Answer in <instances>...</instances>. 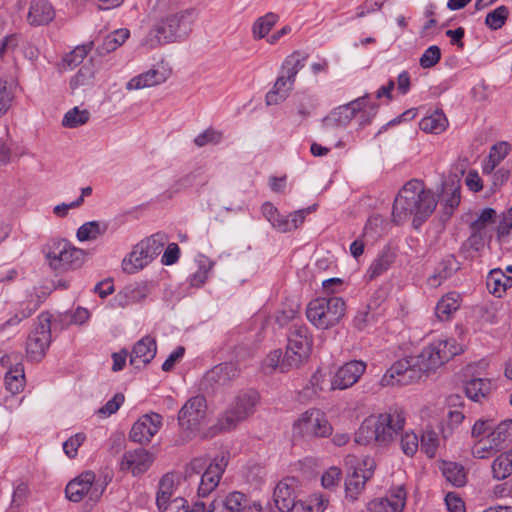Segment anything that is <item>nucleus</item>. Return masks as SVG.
Listing matches in <instances>:
<instances>
[{
	"label": "nucleus",
	"instance_id": "f257e3e1",
	"mask_svg": "<svg viewBox=\"0 0 512 512\" xmlns=\"http://www.w3.org/2000/svg\"><path fill=\"white\" fill-rule=\"evenodd\" d=\"M437 198L435 194L424 188L421 181H408L396 196L392 216L396 223H402L414 216L413 225L418 227L435 210Z\"/></svg>",
	"mask_w": 512,
	"mask_h": 512
},
{
	"label": "nucleus",
	"instance_id": "f03ea898",
	"mask_svg": "<svg viewBox=\"0 0 512 512\" xmlns=\"http://www.w3.org/2000/svg\"><path fill=\"white\" fill-rule=\"evenodd\" d=\"M405 413L400 408H390L387 412L371 415L361 423L355 433V442L360 445L376 444L387 446L404 430Z\"/></svg>",
	"mask_w": 512,
	"mask_h": 512
},
{
	"label": "nucleus",
	"instance_id": "7ed1b4c3",
	"mask_svg": "<svg viewBox=\"0 0 512 512\" xmlns=\"http://www.w3.org/2000/svg\"><path fill=\"white\" fill-rule=\"evenodd\" d=\"M259 403L260 395L257 391L253 389L240 391L218 419L219 430L228 431L236 428L256 412Z\"/></svg>",
	"mask_w": 512,
	"mask_h": 512
},
{
	"label": "nucleus",
	"instance_id": "20e7f679",
	"mask_svg": "<svg viewBox=\"0 0 512 512\" xmlns=\"http://www.w3.org/2000/svg\"><path fill=\"white\" fill-rule=\"evenodd\" d=\"M312 337L305 325L293 324L289 329L286 352L281 363V372L299 368L311 353Z\"/></svg>",
	"mask_w": 512,
	"mask_h": 512
},
{
	"label": "nucleus",
	"instance_id": "39448f33",
	"mask_svg": "<svg viewBox=\"0 0 512 512\" xmlns=\"http://www.w3.org/2000/svg\"><path fill=\"white\" fill-rule=\"evenodd\" d=\"M345 314V302L340 297L317 298L306 308L307 319L318 329H329L340 322Z\"/></svg>",
	"mask_w": 512,
	"mask_h": 512
},
{
	"label": "nucleus",
	"instance_id": "423d86ee",
	"mask_svg": "<svg viewBox=\"0 0 512 512\" xmlns=\"http://www.w3.org/2000/svg\"><path fill=\"white\" fill-rule=\"evenodd\" d=\"M49 265L55 270L74 269L82 265L85 253L64 239H52L43 249Z\"/></svg>",
	"mask_w": 512,
	"mask_h": 512
},
{
	"label": "nucleus",
	"instance_id": "0eeeda50",
	"mask_svg": "<svg viewBox=\"0 0 512 512\" xmlns=\"http://www.w3.org/2000/svg\"><path fill=\"white\" fill-rule=\"evenodd\" d=\"M207 402L204 396L189 398L178 413V424L187 439L199 432L207 421Z\"/></svg>",
	"mask_w": 512,
	"mask_h": 512
},
{
	"label": "nucleus",
	"instance_id": "6e6552de",
	"mask_svg": "<svg viewBox=\"0 0 512 512\" xmlns=\"http://www.w3.org/2000/svg\"><path fill=\"white\" fill-rule=\"evenodd\" d=\"M461 351L462 347L455 339H440L424 348L417 357L422 369L425 372H430L448 362Z\"/></svg>",
	"mask_w": 512,
	"mask_h": 512
},
{
	"label": "nucleus",
	"instance_id": "1a4fd4ad",
	"mask_svg": "<svg viewBox=\"0 0 512 512\" xmlns=\"http://www.w3.org/2000/svg\"><path fill=\"white\" fill-rule=\"evenodd\" d=\"M424 369L420 366L418 357H410L396 361L382 376L381 385L405 386L421 378Z\"/></svg>",
	"mask_w": 512,
	"mask_h": 512
},
{
	"label": "nucleus",
	"instance_id": "9d476101",
	"mask_svg": "<svg viewBox=\"0 0 512 512\" xmlns=\"http://www.w3.org/2000/svg\"><path fill=\"white\" fill-rule=\"evenodd\" d=\"M104 490L105 486L95 481L94 472L86 471L67 484L65 493L73 502H80L87 497L92 506L100 500Z\"/></svg>",
	"mask_w": 512,
	"mask_h": 512
},
{
	"label": "nucleus",
	"instance_id": "9b49d317",
	"mask_svg": "<svg viewBox=\"0 0 512 512\" xmlns=\"http://www.w3.org/2000/svg\"><path fill=\"white\" fill-rule=\"evenodd\" d=\"M331 433L332 426L319 409L305 411L293 424L294 437H326Z\"/></svg>",
	"mask_w": 512,
	"mask_h": 512
},
{
	"label": "nucleus",
	"instance_id": "f8f14e48",
	"mask_svg": "<svg viewBox=\"0 0 512 512\" xmlns=\"http://www.w3.org/2000/svg\"><path fill=\"white\" fill-rule=\"evenodd\" d=\"M51 343V319L48 313H42L28 336L26 352L33 361H40Z\"/></svg>",
	"mask_w": 512,
	"mask_h": 512
},
{
	"label": "nucleus",
	"instance_id": "ddd939ff",
	"mask_svg": "<svg viewBox=\"0 0 512 512\" xmlns=\"http://www.w3.org/2000/svg\"><path fill=\"white\" fill-rule=\"evenodd\" d=\"M169 10L168 0H157L154 7L156 21L148 33L141 40L140 45L148 49L157 48L163 44L174 42L167 33L168 24L165 14Z\"/></svg>",
	"mask_w": 512,
	"mask_h": 512
},
{
	"label": "nucleus",
	"instance_id": "4468645a",
	"mask_svg": "<svg viewBox=\"0 0 512 512\" xmlns=\"http://www.w3.org/2000/svg\"><path fill=\"white\" fill-rule=\"evenodd\" d=\"M376 462L372 457L365 456L349 474L345 481L346 496L355 501L365 488L366 482L373 476Z\"/></svg>",
	"mask_w": 512,
	"mask_h": 512
},
{
	"label": "nucleus",
	"instance_id": "2eb2a0df",
	"mask_svg": "<svg viewBox=\"0 0 512 512\" xmlns=\"http://www.w3.org/2000/svg\"><path fill=\"white\" fill-rule=\"evenodd\" d=\"M196 16V10L193 8L175 11L172 3L169 1V10L165 14L167 19L169 38H173L174 42L187 36L190 31L191 24Z\"/></svg>",
	"mask_w": 512,
	"mask_h": 512
},
{
	"label": "nucleus",
	"instance_id": "dca6fc26",
	"mask_svg": "<svg viewBox=\"0 0 512 512\" xmlns=\"http://www.w3.org/2000/svg\"><path fill=\"white\" fill-rule=\"evenodd\" d=\"M367 365L361 360L346 362L335 372L330 382V390H344L356 384L366 371Z\"/></svg>",
	"mask_w": 512,
	"mask_h": 512
},
{
	"label": "nucleus",
	"instance_id": "f3484780",
	"mask_svg": "<svg viewBox=\"0 0 512 512\" xmlns=\"http://www.w3.org/2000/svg\"><path fill=\"white\" fill-rule=\"evenodd\" d=\"M366 98L367 95H364L332 110L330 114L322 120L323 127L329 130L348 125L350 121L356 117L357 112L361 110Z\"/></svg>",
	"mask_w": 512,
	"mask_h": 512
},
{
	"label": "nucleus",
	"instance_id": "a211bd4d",
	"mask_svg": "<svg viewBox=\"0 0 512 512\" xmlns=\"http://www.w3.org/2000/svg\"><path fill=\"white\" fill-rule=\"evenodd\" d=\"M162 426V416L157 413H150L141 416L130 430V439L139 444H146L151 441Z\"/></svg>",
	"mask_w": 512,
	"mask_h": 512
},
{
	"label": "nucleus",
	"instance_id": "6ab92c4d",
	"mask_svg": "<svg viewBox=\"0 0 512 512\" xmlns=\"http://www.w3.org/2000/svg\"><path fill=\"white\" fill-rule=\"evenodd\" d=\"M240 374V369L235 363L226 362L214 366L204 377V385L212 390L226 386L235 380Z\"/></svg>",
	"mask_w": 512,
	"mask_h": 512
},
{
	"label": "nucleus",
	"instance_id": "aec40b11",
	"mask_svg": "<svg viewBox=\"0 0 512 512\" xmlns=\"http://www.w3.org/2000/svg\"><path fill=\"white\" fill-rule=\"evenodd\" d=\"M226 466L227 461L224 456L216 457L210 463L201 476L197 490L198 497H207L216 489Z\"/></svg>",
	"mask_w": 512,
	"mask_h": 512
},
{
	"label": "nucleus",
	"instance_id": "412c9836",
	"mask_svg": "<svg viewBox=\"0 0 512 512\" xmlns=\"http://www.w3.org/2000/svg\"><path fill=\"white\" fill-rule=\"evenodd\" d=\"M153 461V454L143 448H138L125 452L120 468L123 471H130L133 476H138L146 472Z\"/></svg>",
	"mask_w": 512,
	"mask_h": 512
},
{
	"label": "nucleus",
	"instance_id": "4be33fe9",
	"mask_svg": "<svg viewBox=\"0 0 512 512\" xmlns=\"http://www.w3.org/2000/svg\"><path fill=\"white\" fill-rule=\"evenodd\" d=\"M406 505V491L403 486L392 489L388 496L372 500L369 512H402Z\"/></svg>",
	"mask_w": 512,
	"mask_h": 512
},
{
	"label": "nucleus",
	"instance_id": "5701e85b",
	"mask_svg": "<svg viewBox=\"0 0 512 512\" xmlns=\"http://www.w3.org/2000/svg\"><path fill=\"white\" fill-rule=\"evenodd\" d=\"M297 486L298 481L294 477H286L276 485L273 499L280 512H290L294 508Z\"/></svg>",
	"mask_w": 512,
	"mask_h": 512
},
{
	"label": "nucleus",
	"instance_id": "b1692460",
	"mask_svg": "<svg viewBox=\"0 0 512 512\" xmlns=\"http://www.w3.org/2000/svg\"><path fill=\"white\" fill-rule=\"evenodd\" d=\"M156 351L155 339L145 336L134 345L130 355V364L136 368L145 366L155 357Z\"/></svg>",
	"mask_w": 512,
	"mask_h": 512
},
{
	"label": "nucleus",
	"instance_id": "393cba45",
	"mask_svg": "<svg viewBox=\"0 0 512 512\" xmlns=\"http://www.w3.org/2000/svg\"><path fill=\"white\" fill-rule=\"evenodd\" d=\"M55 17V11L47 0H33L31 2L27 21L32 26L46 25Z\"/></svg>",
	"mask_w": 512,
	"mask_h": 512
},
{
	"label": "nucleus",
	"instance_id": "a878e982",
	"mask_svg": "<svg viewBox=\"0 0 512 512\" xmlns=\"http://www.w3.org/2000/svg\"><path fill=\"white\" fill-rule=\"evenodd\" d=\"M314 209L315 206H311L306 209L295 211L288 216L281 215L278 212L275 220H272L270 223L279 232H290L297 229L304 222L306 215L311 213Z\"/></svg>",
	"mask_w": 512,
	"mask_h": 512
},
{
	"label": "nucleus",
	"instance_id": "bb28decb",
	"mask_svg": "<svg viewBox=\"0 0 512 512\" xmlns=\"http://www.w3.org/2000/svg\"><path fill=\"white\" fill-rule=\"evenodd\" d=\"M168 74L158 69H150L138 76L133 77L126 84L127 90H139L159 85L166 81Z\"/></svg>",
	"mask_w": 512,
	"mask_h": 512
},
{
	"label": "nucleus",
	"instance_id": "cd10ccee",
	"mask_svg": "<svg viewBox=\"0 0 512 512\" xmlns=\"http://www.w3.org/2000/svg\"><path fill=\"white\" fill-rule=\"evenodd\" d=\"M152 260L140 243H137L127 257L122 261V269L128 274H134L143 269Z\"/></svg>",
	"mask_w": 512,
	"mask_h": 512
},
{
	"label": "nucleus",
	"instance_id": "c85d7f7f",
	"mask_svg": "<svg viewBox=\"0 0 512 512\" xmlns=\"http://www.w3.org/2000/svg\"><path fill=\"white\" fill-rule=\"evenodd\" d=\"M460 269V263L453 255L444 257L435 269V273L429 277V284L432 286H439L442 281L451 277L456 271Z\"/></svg>",
	"mask_w": 512,
	"mask_h": 512
},
{
	"label": "nucleus",
	"instance_id": "c756f323",
	"mask_svg": "<svg viewBox=\"0 0 512 512\" xmlns=\"http://www.w3.org/2000/svg\"><path fill=\"white\" fill-rule=\"evenodd\" d=\"M486 286L491 294L501 297L508 288L512 287V277L501 269H493L487 275Z\"/></svg>",
	"mask_w": 512,
	"mask_h": 512
},
{
	"label": "nucleus",
	"instance_id": "7c9ffc66",
	"mask_svg": "<svg viewBox=\"0 0 512 512\" xmlns=\"http://www.w3.org/2000/svg\"><path fill=\"white\" fill-rule=\"evenodd\" d=\"M491 475L494 480H505L512 475V448L501 452L491 463Z\"/></svg>",
	"mask_w": 512,
	"mask_h": 512
},
{
	"label": "nucleus",
	"instance_id": "2f4dec72",
	"mask_svg": "<svg viewBox=\"0 0 512 512\" xmlns=\"http://www.w3.org/2000/svg\"><path fill=\"white\" fill-rule=\"evenodd\" d=\"M488 442L493 443L494 448L501 451L506 444L512 441V419H507L497 425H493L487 436Z\"/></svg>",
	"mask_w": 512,
	"mask_h": 512
},
{
	"label": "nucleus",
	"instance_id": "473e14b6",
	"mask_svg": "<svg viewBox=\"0 0 512 512\" xmlns=\"http://www.w3.org/2000/svg\"><path fill=\"white\" fill-rule=\"evenodd\" d=\"M174 480L169 474L164 475L160 482L156 496V504L161 512H167L171 510L172 501H170L173 495Z\"/></svg>",
	"mask_w": 512,
	"mask_h": 512
},
{
	"label": "nucleus",
	"instance_id": "72a5a7b5",
	"mask_svg": "<svg viewBox=\"0 0 512 512\" xmlns=\"http://www.w3.org/2000/svg\"><path fill=\"white\" fill-rule=\"evenodd\" d=\"M460 307V295L456 292H451L443 296L437 303L435 308V315L441 321H446L450 318L452 313L456 312Z\"/></svg>",
	"mask_w": 512,
	"mask_h": 512
},
{
	"label": "nucleus",
	"instance_id": "f704fd0d",
	"mask_svg": "<svg viewBox=\"0 0 512 512\" xmlns=\"http://www.w3.org/2000/svg\"><path fill=\"white\" fill-rule=\"evenodd\" d=\"M306 59L307 55L300 52L292 53L285 59L280 75L294 83L296 75L305 66Z\"/></svg>",
	"mask_w": 512,
	"mask_h": 512
},
{
	"label": "nucleus",
	"instance_id": "c9c22d12",
	"mask_svg": "<svg viewBox=\"0 0 512 512\" xmlns=\"http://www.w3.org/2000/svg\"><path fill=\"white\" fill-rule=\"evenodd\" d=\"M293 86L294 83L279 75L273 89L266 95L267 105H277L284 101L293 89Z\"/></svg>",
	"mask_w": 512,
	"mask_h": 512
},
{
	"label": "nucleus",
	"instance_id": "e433bc0d",
	"mask_svg": "<svg viewBox=\"0 0 512 512\" xmlns=\"http://www.w3.org/2000/svg\"><path fill=\"white\" fill-rule=\"evenodd\" d=\"M25 382L24 368L21 362H17L5 374V386L12 394L22 391Z\"/></svg>",
	"mask_w": 512,
	"mask_h": 512
},
{
	"label": "nucleus",
	"instance_id": "4c0bfd02",
	"mask_svg": "<svg viewBox=\"0 0 512 512\" xmlns=\"http://www.w3.org/2000/svg\"><path fill=\"white\" fill-rule=\"evenodd\" d=\"M442 473L446 480L456 487L466 484L467 476L464 467L456 462H443Z\"/></svg>",
	"mask_w": 512,
	"mask_h": 512
},
{
	"label": "nucleus",
	"instance_id": "58836bf2",
	"mask_svg": "<svg viewBox=\"0 0 512 512\" xmlns=\"http://www.w3.org/2000/svg\"><path fill=\"white\" fill-rule=\"evenodd\" d=\"M447 124V118L441 111H435L431 115L424 117L419 123L421 130L433 134L443 132Z\"/></svg>",
	"mask_w": 512,
	"mask_h": 512
},
{
	"label": "nucleus",
	"instance_id": "ea45409f",
	"mask_svg": "<svg viewBox=\"0 0 512 512\" xmlns=\"http://www.w3.org/2000/svg\"><path fill=\"white\" fill-rule=\"evenodd\" d=\"M461 196H460V185L459 181L451 180L450 182H445L443 186V202L445 205V209L448 214H451L453 210L460 204Z\"/></svg>",
	"mask_w": 512,
	"mask_h": 512
},
{
	"label": "nucleus",
	"instance_id": "a19ab883",
	"mask_svg": "<svg viewBox=\"0 0 512 512\" xmlns=\"http://www.w3.org/2000/svg\"><path fill=\"white\" fill-rule=\"evenodd\" d=\"M279 20V16L273 12H269L259 17L252 26V35L254 39H262L266 37L274 25Z\"/></svg>",
	"mask_w": 512,
	"mask_h": 512
},
{
	"label": "nucleus",
	"instance_id": "79ce46f5",
	"mask_svg": "<svg viewBox=\"0 0 512 512\" xmlns=\"http://www.w3.org/2000/svg\"><path fill=\"white\" fill-rule=\"evenodd\" d=\"M168 238L164 233H156L141 240L139 243L151 260L157 257L163 250Z\"/></svg>",
	"mask_w": 512,
	"mask_h": 512
},
{
	"label": "nucleus",
	"instance_id": "37998d69",
	"mask_svg": "<svg viewBox=\"0 0 512 512\" xmlns=\"http://www.w3.org/2000/svg\"><path fill=\"white\" fill-rule=\"evenodd\" d=\"M490 390V382L487 379L474 378L465 385V393L473 401H479Z\"/></svg>",
	"mask_w": 512,
	"mask_h": 512
},
{
	"label": "nucleus",
	"instance_id": "c03bdc74",
	"mask_svg": "<svg viewBox=\"0 0 512 512\" xmlns=\"http://www.w3.org/2000/svg\"><path fill=\"white\" fill-rule=\"evenodd\" d=\"M106 229L107 226L100 224L98 221L86 222L77 230V239L81 242L95 240L103 235Z\"/></svg>",
	"mask_w": 512,
	"mask_h": 512
},
{
	"label": "nucleus",
	"instance_id": "a18cd8bd",
	"mask_svg": "<svg viewBox=\"0 0 512 512\" xmlns=\"http://www.w3.org/2000/svg\"><path fill=\"white\" fill-rule=\"evenodd\" d=\"M440 446L438 434L431 428H426L421 436V451L427 457H435L437 450Z\"/></svg>",
	"mask_w": 512,
	"mask_h": 512
},
{
	"label": "nucleus",
	"instance_id": "49530a36",
	"mask_svg": "<svg viewBox=\"0 0 512 512\" xmlns=\"http://www.w3.org/2000/svg\"><path fill=\"white\" fill-rule=\"evenodd\" d=\"M89 112L78 107L70 109L63 117L62 125L67 128H76L84 125L89 120Z\"/></svg>",
	"mask_w": 512,
	"mask_h": 512
},
{
	"label": "nucleus",
	"instance_id": "de8ad7c7",
	"mask_svg": "<svg viewBox=\"0 0 512 512\" xmlns=\"http://www.w3.org/2000/svg\"><path fill=\"white\" fill-rule=\"evenodd\" d=\"M392 264V257L388 253L379 255L370 265L367 271V277L369 280H373L378 276L382 275L389 269Z\"/></svg>",
	"mask_w": 512,
	"mask_h": 512
},
{
	"label": "nucleus",
	"instance_id": "09e8293b",
	"mask_svg": "<svg viewBox=\"0 0 512 512\" xmlns=\"http://www.w3.org/2000/svg\"><path fill=\"white\" fill-rule=\"evenodd\" d=\"M327 386L326 374L318 369L310 378L309 384L304 389L305 394L309 397L317 396L320 392L324 391Z\"/></svg>",
	"mask_w": 512,
	"mask_h": 512
},
{
	"label": "nucleus",
	"instance_id": "8fccbe9b",
	"mask_svg": "<svg viewBox=\"0 0 512 512\" xmlns=\"http://www.w3.org/2000/svg\"><path fill=\"white\" fill-rule=\"evenodd\" d=\"M508 15V8L504 5L499 6L487 14L485 24L492 30H498L505 24Z\"/></svg>",
	"mask_w": 512,
	"mask_h": 512
},
{
	"label": "nucleus",
	"instance_id": "3c124183",
	"mask_svg": "<svg viewBox=\"0 0 512 512\" xmlns=\"http://www.w3.org/2000/svg\"><path fill=\"white\" fill-rule=\"evenodd\" d=\"M246 501L243 493L234 491L226 496L223 505L227 512H245Z\"/></svg>",
	"mask_w": 512,
	"mask_h": 512
},
{
	"label": "nucleus",
	"instance_id": "603ef678",
	"mask_svg": "<svg viewBox=\"0 0 512 512\" xmlns=\"http://www.w3.org/2000/svg\"><path fill=\"white\" fill-rule=\"evenodd\" d=\"M497 213L492 208L483 209L478 217L470 224L471 231L484 232L486 227L495 222Z\"/></svg>",
	"mask_w": 512,
	"mask_h": 512
},
{
	"label": "nucleus",
	"instance_id": "864d4df0",
	"mask_svg": "<svg viewBox=\"0 0 512 512\" xmlns=\"http://www.w3.org/2000/svg\"><path fill=\"white\" fill-rule=\"evenodd\" d=\"M130 32L126 28L115 30L109 34L103 43L104 49L107 52H112L121 46L129 37Z\"/></svg>",
	"mask_w": 512,
	"mask_h": 512
},
{
	"label": "nucleus",
	"instance_id": "5fc2aeb1",
	"mask_svg": "<svg viewBox=\"0 0 512 512\" xmlns=\"http://www.w3.org/2000/svg\"><path fill=\"white\" fill-rule=\"evenodd\" d=\"M400 446L406 456L412 457L419 448V439L413 431L401 432Z\"/></svg>",
	"mask_w": 512,
	"mask_h": 512
},
{
	"label": "nucleus",
	"instance_id": "6e6d98bb",
	"mask_svg": "<svg viewBox=\"0 0 512 512\" xmlns=\"http://www.w3.org/2000/svg\"><path fill=\"white\" fill-rule=\"evenodd\" d=\"M223 133L214 128H208L194 139V143L197 147H204L206 145H217L221 142Z\"/></svg>",
	"mask_w": 512,
	"mask_h": 512
},
{
	"label": "nucleus",
	"instance_id": "4d7b16f0",
	"mask_svg": "<svg viewBox=\"0 0 512 512\" xmlns=\"http://www.w3.org/2000/svg\"><path fill=\"white\" fill-rule=\"evenodd\" d=\"M497 452H500L499 449L494 448L493 443L488 442V439L480 438L472 447V456L476 459H486Z\"/></svg>",
	"mask_w": 512,
	"mask_h": 512
},
{
	"label": "nucleus",
	"instance_id": "13d9d810",
	"mask_svg": "<svg viewBox=\"0 0 512 512\" xmlns=\"http://www.w3.org/2000/svg\"><path fill=\"white\" fill-rule=\"evenodd\" d=\"M464 418L465 416L463 412L458 410H449L447 414V423L441 429L442 437L444 439L449 438L453 434L454 428L458 427Z\"/></svg>",
	"mask_w": 512,
	"mask_h": 512
},
{
	"label": "nucleus",
	"instance_id": "bf43d9fd",
	"mask_svg": "<svg viewBox=\"0 0 512 512\" xmlns=\"http://www.w3.org/2000/svg\"><path fill=\"white\" fill-rule=\"evenodd\" d=\"M91 49L92 43L77 46L71 53H69L65 57L64 61L70 67H76L83 61V59L87 56Z\"/></svg>",
	"mask_w": 512,
	"mask_h": 512
},
{
	"label": "nucleus",
	"instance_id": "052dcab7",
	"mask_svg": "<svg viewBox=\"0 0 512 512\" xmlns=\"http://www.w3.org/2000/svg\"><path fill=\"white\" fill-rule=\"evenodd\" d=\"M14 95L6 81H0V118L7 113L12 105Z\"/></svg>",
	"mask_w": 512,
	"mask_h": 512
},
{
	"label": "nucleus",
	"instance_id": "680f3d73",
	"mask_svg": "<svg viewBox=\"0 0 512 512\" xmlns=\"http://www.w3.org/2000/svg\"><path fill=\"white\" fill-rule=\"evenodd\" d=\"M440 58V48L436 45H433L424 51V53L420 57L419 64L422 68H431L439 62Z\"/></svg>",
	"mask_w": 512,
	"mask_h": 512
},
{
	"label": "nucleus",
	"instance_id": "e2e57ef3",
	"mask_svg": "<svg viewBox=\"0 0 512 512\" xmlns=\"http://www.w3.org/2000/svg\"><path fill=\"white\" fill-rule=\"evenodd\" d=\"M205 510L203 502H195L192 507H189L184 498L177 497L172 500L171 511L173 512H205Z\"/></svg>",
	"mask_w": 512,
	"mask_h": 512
},
{
	"label": "nucleus",
	"instance_id": "0e129e2a",
	"mask_svg": "<svg viewBox=\"0 0 512 512\" xmlns=\"http://www.w3.org/2000/svg\"><path fill=\"white\" fill-rule=\"evenodd\" d=\"M125 397L122 393H117L112 399L98 409L97 414L101 417H108L116 413L121 405L124 403Z\"/></svg>",
	"mask_w": 512,
	"mask_h": 512
},
{
	"label": "nucleus",
	"instance_id": "69168bd1",
	"mask_svg": "<svg viewBox=\"0 0 512 512\" xmlns=\"http://www.w3.org/2000/svg\"><path fill=\"white\" fill-rule=\"evenodd\" d=\"M377 106L374 104L368 103V97L364 104L362 105L361 110L357 112L355 118L358 120L359 127L362 128L371 123L373 117L376 115Z\"/></svg>",
	"mask_w": 512,
	"mask_h": 512
},
{
	"label": "nucleus",
	"instance_id": "338daca9",
	"mask_svg": "<svg viewBox=\"0 0 512 512\" xmlns=\"http://www.w3.org/2000/svg\"><path fill=\"white\" fill-rule=\"evenodd\" d=\"M85 439L86 436L83 433H77L71 436L63 443L64 453L69 458H74L77 455L78 448L83 444Z\"/></svg>",
	"mask_w": 512,
	"mask_h": 512
},
{
	"label": "nucleus",
	"instance_id": "774afa93",
	"mask_svg": "<svg viewBox=\"0 0 512 512\" xmlns=\"http://www.w3.org/2000/svg\"><path fill=\"white\" fill-rule=\"evenodd\" d=\"M29 494H30V490H29L28 484L23 481H20L14 488L11 506L12 507L22 506L27 501Z\"/></svg>",
	"mask_w": 512,
	"mask_h": 512
}]
</instances>
